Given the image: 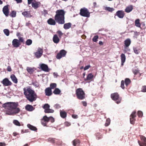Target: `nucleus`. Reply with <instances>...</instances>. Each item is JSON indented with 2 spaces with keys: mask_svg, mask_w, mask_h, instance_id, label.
Here are the masks:
<instances>
[{
  "mask_svg": "<svg viewBox=\"0 0 146 146\" xmlns=\"http://www.w3.org/2000/svg\"><path fill=\"white\" fill-rule=\"evenodd\" d=\"M18 104L17 103L7 102L2 105V107L8 110L6 113L9 115H13L18 113L20 111V109L17 108Z\"/></svg>",
  "mask_w": 146,
  "mask_h": 146,
  "instance_id": "nucleus-1",
  "label": "nucleus"
},
{
  "mask_svg": "<svg viewBox=\"0 0 146 146\" xmlns=\"http://www.w3.org/2000/svg\"><path fill=\"white\" fill-rule=\"evenodd\" d=\"M24 94L26 98L30 102L35 101L36 99L37 96L34 90L29 87L23 88Z\"/></svg>",
  "mask_w": 146,
  "mask_h": 146,
  "instance_id": "nucleus-2",
  "label": "nucleus"
},
{
  "mask_svg": "<svg viewBox=\"0 0 146 146\" xmlns=\"http://www.w3.org/2000/svg\"><path fill=\"white\" fill-rule=\"evenodd\" d=\"M55 19L59 24H63L65 23V12L63 10H58L56 11Z\"/></svg>",
  "mask_w": 146,
  "mask_h": 146,
  "instance_id": "nucleus-3",
  "label": "nucleus"
},
{
  "mask_svg": "<svg viewBox=\"0 0 146 146\" xmlns=\"http://www.w3.org/2000/svg\"><path fill=\"white\" fill-rule=\"evenodd\" d=\"M76 94L77 98L80 100H83L85 98V94L82 88L77 89L76 91Z\"/></svg>",
  "mask_w": 146,
  "mask_h": 146,
  "instance_id": "nucleus-4",
  "label": "nucleus"
},
{
  "mask_svg": "<svg viewBox=\"0 0 146 146\" xmlns=\"http://www.w3.org/2000/svg\"><path fill=\"white\" fill-rule=\"evenodd\" d=\"M111 97L113 100L116 101V103L117 104H119L120 103L121 99L119 97V96L117 93H115L111 94Z\"/></svg>",
  "mask_w": 146,
  "mask_h": 146,
  "instance_id": "nucleus-5",
  "label": "nucleus"
},
{
  "mask_svg": "<svg viewBox=\"0 0 146 146\" xmlns=\"http://www.w3.org/2000/svg\"><path fill=\"white\" fill-rule=\"evenodd\" d=\"M90 14L88 9L86 8H83L80 10V14L83 17H90Z\"/></svg>",
  "mask_w": 146,
  "mask_h": 146,
  "instance_id": "nucleus-6",
  "label": "nucleus"
},
{
  "mask_svg": "<svg viewBox=\"0 0 146 146\" xmlns=\"http://www.w3.org/2000/svg\"><path fill=\"white\" fill-rule=\"evenodd\" d=\"M43 52L42 49L40 48H38L37 51L35 53L36 57L37 58H40L42 55Z\"/></svg>",
  "mask_w": 146,
  "mask_h": 146,
  "instance_id": "nucleus-7",
  "label": "nucleus"
},
{
  "mask_svg": "<svg viewBox=\"0 0 146 146\" xmlns=\"http://www.w3.org/2000/svg\"><path fill=\"white\" fill-rule=\"evenodd\" d=\"M136 111H133L130 116V123L131 124H133L135 123V117H136Z\"/></svg>",
  "mask_w": 146,
  "mask_h": 146,
  "instance_id": "nucleus-8",
  "label": "nucleus"
},
{
  "mask_svg": "<svg viewBox=\"0 0 146 146\" xmlns=\"http://www.w3.org/2000/svg\"><path fill=\"white\" fill-rule=\"evenodd\" d=\"M66 53V52L65 50H62L60 51L59 53L57 54L56 58L57 59H60L62 57H64Z\"/></svg>",
  "mask_w": 146,
  "mask_h": 146,
  "instance_id": "nucleus-9",
  "label": "nucleus"
},
{
  "mask_svg": "<svg viewBox=\"0 0 146 146\" xmlns=\"http://www.w3.org/2000/svg\"><path fill=\"white\" fill-rule=\"evenodd\" d=\"M141 140H142L141 143H140L138 141V143L140 146H146V138L144 136H141L140 137Z\"/></svg>",
  "mask_w": 146,
  "mask_h": 146,
  "instance_id": "nucleus-10",
  "label": "nucleus"
},
{
  "mask_svg": "<svg viewBox=\"0 0 146 146\" xmlns=\"http://www.w3.org/2000/svg\"><path fill=\"white\" fill-rule=\"evenodd\" d=\"M39 66L42 70L46 72H48L49 69L47 65L44 64H40Z\"/></svg>",
  "mask_w": 146,
  "mask_h": 146,
  "instance_id": "nucleus-11",
  "label": "nucleus"
},
{
  "mask_svg": "<svg viewBox=\"0 0 146 146\" xmlns=\"http://www.w3.org/2000/svg\"><path fill=\"white\" fill-rule=\"evenodd\" d=\"M1 83L5 86H9L11 85V82L7 78L4 79L1 82Z\"/></svg>",
  "mask_w": 146,
  "mask_h": 146,
  "instance_id": "nucleus-12",
  "label": "nucleus"
},
{
  "mask_svg": "<svg viewBox=\"0 0 146 146\" xmlns=\"http://www.w3.org/2000/svg\"><path fill=\"white\" fill-rule=\"evenodd\" d=\"M116 14L120 18H123L125 15L124 12L122 10L117 11L116 12Z\"/></svg>",
  "mask_w": 146,
  "mask_h": 146,
  "instance_id": "nucleus-13",
  "label": "nucleus"
},
{
  "mask_svg": "<svg viewBox=\"0 0 146 146\" xmlns=\"http://www.w3.org/2000/svg\"><path fill=\"white\" fill-rule=\"evenodd\" d=\"M12 45L15 47H18L21 44L19 42V40L16 39H14L12 41Z\"/></svg>",
  "mask_w": 146,
  "mask_h": 146,
  "instance_id": "nucleus-14",
  "label": "nucleus"
},
{
  "mask_svg": "<svg viewBox=\"0 0 146 146\" xmlns=\"http://www.w3.org/2000/svg\"><path fill=\"white\" fill-rule=\"evenodd\" d=\"M3 13L6 16H8L9 15V11L8 5H6L3 7Z\"/></svg>",
  "mask_w": 146,
  "mask_h": 146,
  "instance_id": "nucleus-15",
  "label": "nucleus"
},
{
  "mask_svg": "<svg viewBox=\"0 0 146 146\" xmlns=\"http://www.w3.org/2000/svg\"><path fill=\"white\" fill-rule=\"evenodd\" d=\"M59 37H58L57 35L55 34L54 35L52 40L53 42L56 44L58 43L60 41Z\"/></svg>",
  "mask_w": 146,
  "mask_h": 146,
  "instance_id": "nucleus-16",
  "label": "nucleus"
},
{
  "mask_svg": "<svg viewBox=\"0 0 146 146\" xmlns=\"http://www.w3.org/2000/svg\"><path fill=\"white\" fill-rule=\"evenodd\" d=\"M45 93L46 96H51L52 94L51 89L49 87L46 88L45 90Z\"/></svg>",
  "mask_w": 146,
  "mask_h": 146,
  "instance_id": "nucleus-17",
  "label": "nucleus"
},
{
  "mask_svg": "<svg viewBox=\"0 0 146 146\" xmlns=\"http://www.w3.org/2000/svg\"><path fill=\"white\" fill-rule=\"evenodd\" d=\"M22 15L26 17H32L29 11H27L23 12L22 13Z\"/></svg>",
  "mask_w": 146,
  "mask_h": 146,
  "instance_id": "nucleus-18",
  "label": "nucleus"
},
{
  "mask_svg": "<svg viewBox=\"0 0 146 146\" xmlns=\"http://www.w3.org/2000/svg\"><path fill=\"white\" fill-rule=\"evenodd\" d=\"M40 3L39 2H33L32 3V6L35 9L38 8L39 6Z\"/></svg>",
  "mask_w": 146,
  "mask_h": 146,
  "instance_id": "nucleus-19",
  "label": "nucleus"
},
{
  "mask_svg": "<svg viewBox=\"0 0 146 146\" xmlns=\"http://www.w3.org/2000/svg\"><path fill=\"white\" fill-rule=\"evenodd\" d=\"M25 109L28 111H31L34 110V108L31 105H27L25 107Z\"/></svg>",
  "mask_w": 146,
  "mask_h": 146,
  "instance_id": "nucleus-20",
  "label": "nucleus"
},
{
  "mask_svg": "<svg viewBox=\"0 0 146 146\" xmlns=\"http://www.w3.org/2000/svg\"><path fill=\"white\" fill-rule=\"evenodd\" d=\"M131 43L130 39L129 38H127L124 41V44L125 45V48H126L128 47L130 45Z\"/></svg>",
  "mask_w": 146,
  "mask_h": 146,
  "instance_id": "nucleus-21",
  "label": "nucleus"
},
{
  "mask_svg": "<svg viewBox=\"0 0 146 146\" xmlns=\"http://www.w3.org/2000/svg\"><path fill=\"white\" fill-rule=\"evenodd\" d=\"M133 9V7L132 5H129L125 9V11L127 13H129L132 11Z\"/></svg>",
  "mask_w": 146,
  "mask_h": 146,
  "instance_id": "nucleus-22",
  "label": "nucleus"
},
{
  "mask_svg": "<svg viewBox=\"0 0 146 146\" xmlns=\"http://www.w3.org/2000/svg\"><path fill=\"white\" fill-rule=\"evenodd\" d=\"M48 23L51 25H55L56 24V22L54 20L51 18L49 19L47 21Z\"/></svg>",
  "mask_w": 146,
  "mask_h": 146,
  "instance_id": "nucleus-23",
  "label": "nucleus"
},
{
  "mask_svg": "<svg viewBox=\"0 0 146 146\" xmlns=\"http://www.w3.org/2000/svg\"><path fill=\"white\" fill-rule=\"evenodd\" d=\"M121 65H123L124 63L125 62V56L124 54H122L121 56Z\"/></svg>",
  "mask_w": 146,
  "mask_h": 146,
  "instance_id": "nucleus-24",
  "label": "nucleus"
},
{
  "mask_svg": "<svg viewBox=\"0 0 146 146\" xmlns=\"http://www.w3.org/2000/svg\"><path fill=\"white\" fill-rule=\"evenodd\" d=\"M72 24L70 23H66L64 25V28L65 29H67L70 28Z\"/></svg>",
  "mask_w": 146,
  "mask_h": 146,
  "instance_id": "nucleus-25",
  "label": "nucleus"
},
{
  "mask_svg": "<svg viewBox=\"0 0 146 146\" xmlns=\"http://www.w3.org/2000/svg\"><path fill=\"white\" fill-rule=\"evenodd\" d=\"M60 114L61 117L63 118H65L66 116V113L64 111L60 110Z\"/></svg>",
  "mask_w": 146,
  "mask_h": 146,
  "instance_id": "nucleus-26",
  "label": "nucleus"
},
{
  "mask_svg": "<svg viewBox=\"0 0 146 146\" xmlns=\"http://www.w3.org/2000/svg\"><path fill=\"white\" fill-rule=\"evenodd\" d=\"M10 77L13 81L15 83H17V80L15 76L13 74H12L11 76Z\"/></svg>",
  "mask_w": 146,
  "mask_h": 146,
  "instance_id": "nucleus-27",
  "label": "nucleus"
},
{
  "mask_svg": "<svg viewBox=\"0 0 146 146\" xmlns=\"http://www.w3.org/2000/svg\"><path fill=\"white\" fill-rule=\"evenodd\" d=\"M27 126L29 128L32 130L35 131L37 130L36 128L34 126L30 124H28L27 125Z\"/></svg>",
  "mask_w": 146,
  "mask_h": 146,
  "instance_id": "nucleus-28",
  "label": "nucleus"
},
{
  "mask_svg": "<svg viewBox=\"0 0 146 146\" xmlns=\"http://www.w3.org/2000/svg\"><path fill=\"white\" fill-rule=\"evenodd\" d=\"M80 141L78 139H75L73 141V144L74 146H78Z\"/></svg>",
  "mask_w": 146,
  "mask_h": 146,
  "instance_id": "nucleus-29",
  "label": "nucleus"
},
{
  "mask_svg": "<svg viewBox=\"0 0 146 146\" xmlns=\"http://www.w3.org/2000/svg\"><path fill=\"white\" fill-rule=\"evenodd\" d=\"M140 20L139 19H137L135 21V25L137 27H140L141 24L139 22Z\"/></svg>",
  "mask_w": 146,
  "mask_h": 146,
  "instance_id": "nucleus-30",
  "label": "nucleus"
},
{
  "mask_svg": "<svg viewBox=\"0 0 146 146\" xmlns=\"http://www.w3.org/2000/svg\"><path fill=\"white\" fill-rule=\"evenodd\" d=\"M61 92L60 90L58 88H56L53 91V93L56 95L59 94Z\"/></svg>",
  "mask_w": 146,
  "mask_h": 146,
  "instance_id": "nucleus-31",
  "label": "nucleus"
},
{
  "mask_svg": "<svg viewBox=\"0 0 146 146\" xmlns=\"http://www.w3.org/2000/svg\"><path fill=\"white\" fill-rule=\"evenodd\" d=\"M54 111V110L50 109L49 108L47 109L44 110V112L46 113H53Z\"/></svg>",
  "mask_w": 146,
  "mask_h": 146,
  "instance_id": "nucleus-32",
  "label": "nucleus"
},
{
  "mask_svg": "<svg viewBox=\"0 0 146 146\" xmlns=\"http://www.w3.org/2000/svg\"><path fill=\"white\" fill-rule=\"evenodd\" d=\"M27 72L30 74H32L34 71L33 68L29 67H27Z\"/></svg>",
  "mask_w": 146,
  "mask_h": 146,
  "instance_id": "nucleus-33",
  "label": "nucleus"
},
{
  "mask_svg": "<svg viewBox=\"0 0 146 146\" xmlns=\"http://www.w3.org/2000/svg\"><path fill=\"white\" fill-rule=\"evenodd\" d=\"M93 77V75L91 73L89 74L87 76L86 80H91Z\"/></svg>",
  "mask_w": 146,
  "mask_h": 146,
  "instance_id": "nucleus-34",
  "label": "nucleus"
},
{
  "mask_svg": "<svg viewBox=\"0 0 146 146\" xmlns=\"http://www.w3.org/2000/svg\"><path fill=\"white\" fill-rule=\"evenodd\" d=\"M105 9L106 10L110 12H112L114 10V9L112 8H111L110 7H104Z\"/></svg>",
  "mask_w": 146,
  "mask_h": 146,
  "instance_id": "nucleus-35",
  "label": "nucleus"
},
{
  "mask_svg": "<svg viewBox=\"0 0 146 146\" xmlns=\"http://www.w3.org/2000/svg\"><path fill=\"white\" fill-rule=\"evenodd\" d=\"M133 50L134 52L136 54H138L139 53V49L135 47H133Z\"/></svg>",
  "mask_w": 146,
  "mask_h": 146,
  "instance_id": "nucleus-36",
  "label": "nucleus"
},
{
  "mask_svg": "<svg viewBox=\"0 0 146 146\" xmlns=\"http://www.w3.org/2000/svg\"><path fill=\"white\" fill-rule=\"evenodd\" d=\"M32 40L30 39H28L27 40L25 43L26 45L29 46L32 44Z\"/></svg>",
  "mask_w": 146,
  "mask_h": 146,
  "instance_id": "nucleus-37",
  "label": "nucleus"
},
{
  "mask_svg": "<svg viewBox=\"0 0 146 146\" xmlns=\"http://www.w3.org/2000/svg\"><path fill=\"white\" fill-rule=\"evenodd\" d=\"M125 82L126 86H127L130 83L131 81L129 79L126 78L125 80Z\"/></svg>",
  "mask_w": 146,
  "mask_h": 146,
  "instance_id": "nucleus-38",
  "label": "nucleus"
},
{
  "mask_svg": "<svg viewBox=\"0 0 146 146\" xmlns=\"http://www.w3.org/2000/svg\"><path fill=\"white\" fill-rule=\"evenodd\" d=\"M44 121H46V122L48 123L49 121V117H47L46 116H45L43 117V119H42Z\"/></svg>",
  "mask_w": 146,
  "mask_h": 146,
  "instance_id": "nucleus-39",
  "label": "nucleus"
},
{
  "mask_svg": "<svg viewBox=\"0 0 146 146\" xmlns=\"http://www.w3.org/2000/svg\"><path fill=\"white\" fill-rule=\"evenodd\" d=\"M110 118H108L107 119L106 123L105 124V126H108L110 124Z\"/></svg>",
  "mask_w": 146,
  "mask_h": 146,
  "instance_id": "nucleus-40",
  "label": "nucleus"
},
{
  "mask_svg": "<svg viewBox=\"0 0 146 146\" xmlns=\"http://www.w3.org/2000/svg\"><path fill=\"white\" fill-rule=\"evenodd\" d=\"M56 86V84L55 83H51L50 85V88L51 89H53Z\"/></svg>",
  "mask_w": 146,
  "mask_h": 146,
  "instance_id": "nucleus-41",
  "label": "nucleus"
},
{
  "mask_svg": "<svg viewBox=\"0 0 146 146\" xmlns=\"http://www.w3.org/2000/svg\"><path fill=\"white\" fill-rule=\"evenodd\" d=\"M13 123L15 125H16L19 126H20V124L19 122L17 120H14L13 121Z\"/></svg>",
  "mask_w": 146,
  "mask_h": 146,
  "instance_id": "nucleus-42",
  "label": "nucleus"
},
{
  "mask_svg": "<svg viewBox=\"0 0 146 146\" xmlns=\"http://www.w3.org/2000/svg\"><path fill=\"white\" fill-rule=\"evenodd\" d=\"M32 84L36 88L39 87V83L36 81H34L32 83Z\"/></svg>",
  "mask_w": 146,
  "mask_h": 146,
  "instance_id": "nucleus-43",
  "label": "nucleus"
},
{
  "mask_svg": "<svg viewBox=\"0 0 146 146\" xmlns=\"http://www.w3.org/2000/svg\"><path fill=\"white\" fill-rule=\"evenodd\" d=\"M50 107V105L48 104H45L42 107L45 110L46 109H48V108H49Z\"/></svg>",
  "mask_w": 146,
  "mask_h": 146,
  "instance_id": "nucleus-44",
  "label": "nucleus"
},
{
  "mask_svg": "<svg viewBox=\"0 0 146 146\" xmlns=\"http://www.w3.org/2000/svg\"><path fill=\"white\" fill-rule=\"evenodd\" d=\"M3 32L7 36H8L9 35V31L7 29H5L3 30Z\"/></svg>",
  "mask_w": 146,
  "mask_h": 146,
  "instance_id": "nucleus-45",
  "label": "nucleus"
},
{
  "mask_svg": "<svg viewBox=\"0 0 146 146\" xmlns=\"http://www.w3.org/2000/svg\"><path fill=\"white\" fill-rule=\"evenodd\" d=\"M57 33L58 35L59 38H61L63 35V33L60 31H58L57 32Z\"/></svg>",
  "mask_w": 146,
  "mask_h": 146,
  "instance_id": "nucleus-46",
  "label": "nucleus"
},
{
  "mask_svg": "<svg viewBox=\"0 0 146 146\" xmlns=\"http://www.w3.org/2000/svg\"><path fill=\"white\" fill-rule=\"evenodd\" d=\"M16 13L15 11H13L10 14V16L13 17H14L16 16Z\"/></svg>",
  "mask_w": 146,
  "mask_h": 146,
  "instance_id": "nucleus-47",
  "label": "nucleus"
},
{
  "mask_svg": "<svg viewBox=\"0 0 146 146\" xmlns=\"http://www.w3.org/2000/svg\"><path fill=\"white\" fill-rule=\"evenodd\" d=\"M137 114L139 117H141L143 115V113L142 111H139L137 112Z\"/></svg>",
  "mask_w": 146,
  "mask_h": 146,
  "instance_id": "nucleus-48",
  "label": "nucleus"
},
{
  "mask_svg": "<svg viewBox=\"0 0 146 146\" xmlns=\"http://www.w3.org/2000/svg\"><path fill=\"white\" fill-rule=\"evenodd\" d=\"M19 38V42H21L24 43V40L23 37H18Z\"/></svg>",
  "mask_w": 146,
  "mask_h": 146,
  "instance_id": "nucleus-49",
  "label": "nucleus"
},
{
  "mask_svg": "<svg viewBox=\"0 0 146 146\" xmlns=\"http://www.w3.org/2000/svg\"><path fill=\"white\" fill-rule=\"evenodd\" d=\"M124 84V81L123 80H122L121 81V87L123 89H124L125 88Z\"/></svg>",
  "mask_w": 146,
  "mask_h": 146,
  "instance_id": "nucleus-50",
  "label": "nucleus"
},
{
  "mask_svg": "<svg viewBox=\"0 0 146 146\" xmlns=\"http://www.w3.org/2000/svg\"><path fill=\"white\" fill-rule=\"evenodd\" d=\"M98 38V36H94L92 40L94 42H96L97 41V39Z\"/></svg>",
  "mask_w": 146,
  "mask_h": 146,
  "instance_id": "nucleus-51",
  "label": "nucleus"
},
{
  "mask_svg": "<svg viewBox=\"0 0 146 146\" xmlns=\"http://www.w3.org/2000/svg\"><path fill=\"white\" fill-rule=\"evenodd\" d=\"M48 141L52 143H54L55 142L54 139L52 138H49L48 139Z\"/></svg>",
  "mask_w": 146,
  "mask_h": 146,
  "instance_id": "nucleus-52",
  "label": "nucleus"
},
{
  "mask_svg": "<svg viewBox=\"0 0 146 146\" xmlns=\"http://www.w3.org/2000/svg\"><path fill=\"white\" fill-rule=\"evenodd\" d=\"M141 91L143 92H146V86H143L142 88Z\"/></svg>",
  "mask_w": 146,
  "mask_h": 146,
  "instance_id": "nucleus-53",
  "label": "nucleus"
},
{
  "mask_svg": "<svg viewBox=\"0 0 146 146\" xmlns=\"http://www.w3.org/2000/svg\"><path fill=\"white\" fill-rule=\"evenodd\" d=\"M41 123L44 126H46L47 123L46 121H44L43 120H42L41 121Z\"/></svg>",
  "mask_w": 146,
  "mask_h": 146,
  "instance_id": "nucleus-54",
  "label": "nucleus"
},
{
  "mask_svg": "<svg viewBox=\"0 0 146 146\" xmlns=\"http://www.w3.org/2000/svg\"><path fill=\"white\" fill-rule=\"evenodd\" d=\"M54 108L57 109H59L60 108V106L59 104H56L54 105Z\"/></svg>",
  "mask_w": 146,
  "mask_h": 146,
  "instance_id": "nucleus-55",
  "label": "nucleus"
},
{
  "mask_svg": "<svg viewBox=\"0 0 146 146\" xmlns=\"http://www.w3.org/2000/svg\"><path fill=\"white\" fill-rule=\"evenodd\" d=\"M49 121H50L51 122L53 123L54 121V119L53 117H49Z\"/></svg>",
  "mask_w": 146,
  "mask_h": 146,
  "instance_id": "nucleus-56",
  "label": "nucleus"
},
{
  "mask_svg": "<svg viewBox=\"0 0 146 146\" xmlns=\"http://www.w3.org/2000/svg\"><path fill=\"white\" fill-rule=\"evenodd\" d=\"M90 67V65H87L84 68V70H86L88 69Z\"/></svg>",
  "mask_w": 146,
  "mask_h": 146,
  "instance_id": "nucleus-57",
  "label": "nucleus"
},
{
  "mask_svg": "<svg viewBox=\"0 0 146 146\" xmlns=\"http://www.w3.org/2000/svg\"><path fill=\"white\" fill-rule=\"evenodd\" d=\"M62 142L60 141H57L56 142V144L58 145H62Z\"/></svg>",
  "mask_w": 146,
  "mask_h": 146,
  "instance_id": "nucleus-58",
  "label": "nucleus"
},
{
  "mask_svg": "<svg viewBox=\"0 0 146 146\" xmlns=\"http://www.w3.org/2000/svg\"><path fill=\"white\" fill-rule=\"evenodd\" d=\"M7 70L9 72H11V69L10 66H8L7 68Z\"/></svg>",
  "mask_w": 146,
  "mask_h": 146,
  "instance_id": "nucleus-59",
  "label": "nucleus"
},
{
  "mask_svg": "<svg viewBox=\"0 0 146 146\" xmlns=\"http://www.w3.org/2000/svg\"><path fill=\"white\" fill-rule=\"evenodd\" d=\"M82 103L83 104V105L84 106H87V103L85 101H82Z\"/></svg>",
  "mask_w": 146,
  "mask_h": 146,
  "instance_id": "nucleus-60",
  "label": "nucleus"
},
{
  "mask_svg": "<svg viewBox=\"0 0 146 146\" xmlns=\"http://www.w3.org/2000/svg\"><path fill=\"white\" fill-rule=\"evenodd\" d=\"M33 0H28V4H30L33 2Z\"/></svg>",
  "mask_w": 146,
  "mask_h": 146,
  "instance_id": "nucleus-61",
  "label": "nucleus"
},
{
  "mask_svg": "<svg viewBox=\"0 0 146 146\" xmlns=\"http://www.w3.org/2000/svg\"><path fill=\"white\" fill-rule=\"evenodd\" d=\"M72 117L74 118H77L78 117V116L75 115H72Z\"/></svg>",
  "mask_w": 146,
  "mask_h": 146,
  "instance_id": "nucleus-62",
  "label": "nucleus"
},
{
  "mask_svg": "<svg viewBox=\"0 0 146 146\" xmlns=\"http://www.w3.org/2000/svg\"><path fill=\"white\" fill-rule=\"evenodd\" d=\"M44 14L45 15L46 14H48L47 11L46 10H44Z\"/></svg>",
  "mask_w": 146,
  "mask_h": 146,
  "instance_id": "nucleus-63",
  "label": "nucleus"
},
{
  "mask_svg": "<svg viewBox=\"0 0 146 146\" xmlns=\"http://www.w3.org/2000/svg\"><path fill=\"white\" fill-rule=\"evenodd\" d=\"M5 143H0V146H5Z\"/></svg>",
  "mask_w": 146,
  "mask_h": 146,
  "instance_id": "nucleus-64",
  "label": "nucleus"
}]
</instances>
